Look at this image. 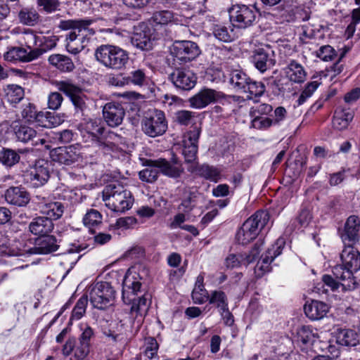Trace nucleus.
Instances as JSON below:
<instances>
[{
  "mask_svg": "<svg viewBox=\"0 0 360 360\" xmlns=\"http://www.w3.org/2000/svg\"><path fill=\"white\" fill-rule=\"evenodd\" d=\"M93 23L91 19H72L62 20L59 27L63 30H72L66 36V49L72 54L81 52L89 42L87 36L95 32L89 26Z\"/></svg>",
  "mask_w": 360,
  "mask_h": 360,
  "instance_id": "obj_1",
  "label": "nucleus"
},
{
  "mask_svg": "<svg viewBox=\"0 0 360 360\" xmlns=\"http://www.w3.org/2000/svg\"><path fill=\"white\" fill-rule=\"evenodd\" d=\"M342 265L333 269V274L339 279L344 289L354 288L353 274L360 269V252L352 245H346L340 255Z\"/></svg>",
  "mask_w": 360,
  "mask_h": 360,
  "instance_id": "obj_2",
  "label": "nucleus"
},
{
  "mask_svg": "<svg viewBox=\"0 0 360 360\" xmlns=\"http://www.w3.org/2000/svg\"><path fill=\"white\" fill-rule=\"evenodd\" d=\"M102 199L107 207L117 212L129 210L134 203L131 193L117 182L108 184L104 188Z\"/></svg>",
  "mask_w": 360,
  "mask_h": 360,
  "instance_id": "obj_3",
  "label": "nucleus"
},
{
  "mask_svg": "<svg viewBox=\"0 0 360 360\" xmlns=\"http://www.w3.org/2000/svg\"><path fill=\"white\" fill-rule=\"evenodd\" d=\"M269 220V215L266 211L259 210L256 212L245 221L238 231L236 233L238 242L242 245L250 243L257 238Z\"/></svg>",
  "mask_w": 360,
  "mask_h": 360,
  "instance_id": "obj_4",
  "label": "nucleus"
},
{
  "mask_svg": "<svg viewBox=\"0 0 360 360\" xmlns=\"http://www.w3.org/2000/svg\"><path fill=\"white\" fill-rule=\"evenodd\" d=\"M141 283L139 281H132L129 276H126L123 281L122 288V299L124 303L127 304H131V312L136 314H141L142 311H146L149 305V295H143L136 297L138 292H140Z\"/></svg>",
  "mask_w": 360,
  "mask_h": 360,
  "instance_id": "obj_5",
  "label": "nucleus"
},
{
  "mask_svg": "<svg viewBox=\"0 0 360 360\" xmlns=\"http://www.w3.org/2000/svg\"><path fill=\"white\" fill-rule=\"evenodd\" d=\"M96 60L106 68L120 70L127 63V53L122 49L112 45H101L95 52Z\"/></svg>",
  "mask_w": 360,
  "mask_h": 360,
  "instance_id": "obj_6",
  "label": "nucleus"
},
{
  "mask_svg": "<svg viewBox=\"0 0 360 360\" xmlns=\"http://www.w3.org/2000/svg\"><path fill=\"white\" fill-rule=\"evenodd\" d=\"M90 302L98 309L105 310L114 303L115 291L108 282H98L91 285Z\"/></svg>",
  "mask_w": 360,
  "mask_h": 360,
  "instance_id": "obj_7",
  "label": "nucleus"
},
{
  "mask_svg": "<svg viewBox=\"0 0 360 360\" xmlns=\"http://www.w3.org/2000/svg\"><path fill=\"white\" fill-rule=\"evenodd\" d=\"M229 14L234 27L244 29L254 24L257 19V11L252 6L235 4L229 9Z\"/></svg>",
  "mask_w": 360,
  "mask_h": 360,
  "instance_id": "obj_8",
  "label": "nucleus"
},
{
  "mask_svg": "<svg viewBox=\"0 0 360 360\" xmlns=\"http://www.w3.org/2000/svg\"><path fill=\"white\" fill-rule=\"evenodd\" d=\"M142 129L150 137L162 135L167 129L165 113L159 110H153L142 121Z\"/></svg>",
  "mask_w": 360,
  "mask_h": 360,
  "instance_id": "obj_9",
  "label": "nucleus"
},
{
  "mask_svg": "<svg viewBox=\"0 0 360 360\" xmlns=\"http://www.w3.org/2000/svg\"><path fill=\"white\" fill-rule=\"evenodd\" d=\"M170 52L175 60L186 63L195 60L200 54V49L193 41H176L173 43Z\"/></svg>",
  "mask_w": 360,
  "mask_h": 360,
  "instance_id": "obj_10",
  "label": "nucleus"
},
{
  "mask_svg": "<svg viewBox=\"0 0 360 360\" xmlns=\"http://www.w3.org/2000/svg\"><path fill=\"white\" fill-rule=\"evenodd\" d=\"M284 245V239L279 238L274 244L271 245V248H268L255 267V274L257 277H262L271 271V263L281 254Z\"/></svg>",
  "mask_w": 360,
  "mask_h": 360,
  "instance_id": "obj_11",
  "label": "nucleus"
},
{
  "mask_svg": "<svg viewBox=\"0 0 360 360\" xmlns=\"http://www.w3.org/2000/svg\"><path fill=\"white\" fill-rule=\"evenodd\" d=\"M50 155L53 161L66 165L77 162L82 159V148L79 145L56 148L51 151Z\"/></svg>",
  "mask_w": 360,
  "mask_h": 360,
  "instance_id": "obj_12",
  "label": "nucleus"
},
{
  "mask_svg": "<svg viewBox=\"0 0 360 360\" xmlns=\"http://www.w3.org/2000/svg\"><path fill=\"white\" fill-rule=\"evenodd\" d=\"M264 240L259 238L251 248L248 255H229L225 259V265L227 268L233 269L238 267L240 264L248 265L255 262L262 250Z\"/></svg>",
  "mask_w": 360,
  "mask_h": 360,
  "instance_id": "obj_13",
  "label": "nucleus"
},
{
  "mask_svg": "<svg viewBox=\"0 0 360 360\" xmlns=\"http://www.w3.org/2000/svg\"><path fill=\"white\" fill-rule=\"evenodd\" d=\"M56 86L60 91L70 98L77 110L83 111L86 108V96L80 87L69 81L58 82Z\"/></svg>",
  "mask_w": 360,
  "mask_h": 360,
  "instance_id": "obj_14",
  "label": "nucleus"
},
{
  "mask_svg": "<svg viewBox=\"0 0 360 360\" xmlns=\"http://www.w3.org/2000/svg\"><path fill=\"white\" fill-rule=\"evenodd\" d=\"M252 62L258 70L265 72L276 63L274 51L268 44L257 47L253 51Z\"/></svg>",
  "mask_w": 360,
  "mask_h": 360,
  "instance_id": "obj_15",
  "label": "nucleus"
},
{
  "mask_svg": "<svg viewBox=\"0 0 360 360\" xmlns=\"http://www.w3.org/2000/svg\"><path fill=\"white\" fill-rule=\"evenodd\" d=\"M200 134V129L193 128L186 133L183 139V155L187 163L191 164L197 158L198 143Z\"/></svg>",
  "mask_w": 360,
  "mask_h": 360,
  "instance_id": "obj_16",
  "label": "nucleus"
},
{
  "mask_svg": "<svg viewBox=\"0 0 360 360\" xmlns=\"http://www.w3.org/2000/svg\"><path fill=\"white\" fill-rule=\"evenodd\" d=\"M155 38L152 30L146 24H140L135 27L131 38V44L138 49L147 51L153 48Z\"/></svg>",
  "mask_w": 360,
  "mask_h": 360,
  "instance_id": "obj_17",
  "label": "nucleus"
},
{
  "mask_svg": "<svg viewBox=\"0 0 360 360\" xmlns=\"http://www.w3.org/2000/svg\"><path fill=\"white\" fill-rule=\"evenodd\" d=\"M50 163L44 160L36 161L27 176L34 187H39L47 182L50 176Z\"/></svg>",
  "mask_w": 360,
  "mask_h": 360,
  "instance_id": "obj_18",
  "label": "nucleus"
},
{
  "mask_svg": "<svg viewBox=\"0 0 360 360\" xmlns=\"http://www.w3.org/2000/svg\"><path fill=\"white\" fill-rule=\"evenodd\" d=\"M170 79L176 88L190 90L195 86L197 77L189 69L176 68L170 75Z\"/></svg>",
  "mask_w": 360,
  "mask_h": 360,
  "instance_id": "obj_19",
  "label": "nucleus"
},
{
  "mask_svg": "<svg viewBox=\"0 0 360 360\" xmlns=\"http://www.w3.org/2000/svg\"><path fill=\"white\" fill-rule=\"evenodd\" d=\"M20 116L25 122L36 123L41 127L49 126L47 115L42 111H38L36 106L30 102L22 105Z\"/></svg>",
  "mask_w": 360,
  "mask_h": 360,
  "instance_id": "obj_20",
  "label": "nucleus"
},
{
  "mask_svg": "<svg viewBox=\"0 0 360 360\" xmlns=\"http://www.w3.org/2000/svg\"><path fill=\"white\" fill-rule=\"evenodd\" d=\"M149 162L152 165L157 166L164 175L170 178H179L184 172V168L181 162L176 158H172L171 160L159 158Z\"/></svg>",
  "mask_w": 360,
  "mask_h": 360,
  "instance_id": "obj_21",
  "label": "nucleus"
},
{
  "mask_svg": "<svg viewBox=\"0 0 360 360\" xmlns=\"http://www.w3.org/2000/svg\"><path fill=\"white\" fill-rule=\"evenodd\" d=\"M125 112L118 103L110 102L103 108V115L106 123L111 127L120 125L123 121Z\"/></svg>",
  "mask_w": 360,
  "mask_h": 360,
  "instance_id": "obj_22",
  "label": "nucleus"
},
{
  "mask_svg": "<svg viewBox=\"0 0 360 360\" xmlns=\"http://www.w3.org/2000/svg\"><path fill=\"white\" fill-rule=\"evenodd\" d=\"M188 170L192 173H195L200 177L217 183L221 179V172L219 169L207 164L198 166L194 161L188 167Z\"/></svg>",
  "mask_w": 360,
  "mask_h": 360,
  "instance_id": "obj_23",
  "label": "nucleus"
},
{
  "mask_svg": "<svg viewBox=\"0 0 360 360\" xmlns=\"http://www.w3.org/2000/svg\"><path fill=\"white\" fill-rule=\"evenodd\" d=\"M4 196L8 203L18 207L27 205L30 200V193L21 186L10 187L6 191Z\"/></svg>",
  "mask_w": 360,
  "mask_h": 360,
  "instance_id": "obj_24",
  "label": "nucleus"
},
{
  "mask_svg": "<svg viewBox=\"0 0 360 360\" xmlns=\"http://www.w3.org/2000/svg\"><path fill=\"white\" fill-rule=\"evenodd\" d=\"M39 51H28L22 47H11L4 53V57L8 61L30 62L39 58Z\"/></svg>",
  "mask_w": 360,
  "mask_h": 360,
  "instance_id": "obj_25",
  "label": "nucleus"
},
{
  "mask_svg": "<svg viewBox=\"0 0 360 360\" xmlns=\"http://www.w3.org/2000/svg\"><path fill=\"white\" fill-rule=\"evenodd\" d=\"M360 219L357 216L349 217L345 222L344 231L341 235L342 241L354 243L359 240Z\"/></svg>",
  "mask_w": 360,
  "mask_h": 360,
  "instance_id": "obj_26",
  "label": "nucleus"
},
{
  "mask_svg": "<svg viewBox=\"0 0 360 360\" xmlns=\"http://www.w3.org/2000/svg\"><path fill=\"white\" fill-rule=\"evenodd\" d=\"M354 115V110L349 108L338 107L335 110L333 119V126L337 130L346 129L352 121Z\"/></svg>",
  "mask_w": 360,
  "mask_h": 360,
  "instance_id": "obj_27",
  "label": "nucleus"
},
{
  "mask_svg": "<svg viewBox=\"0 0 360 360\" xmlns=\"http://www.w3.org/2000/svg\"><path fill=\"white\" fill-rule=\"evenodd\" d=\"M58 245H57L56 239L53 236H49L48 234L44 236V237L40 239L37 245L30 248L28 250L20 251V252L24 255V252H26L30 255L32 254H49L53 252H55L58 250Z\"/></svg>",
  "mask_w": 360,
  "mask_h": 360,
  "instance_id": "obj_28",
  "label": "nucleus"
},
{
  "mask_svg": "<svg viewBox=\"0 0 360 360\" xmlns=\"http://www.w3.org/2000/svg\"><path fill=\"white\" fill-rule=\"evenodd\" d=\"M39 209L46 218L52 221L58 219L63 216L65 207L61 202L44 201L39 204Z\"/></svg>",
  "mask_w": 360,
  "mask_h": 360,
  "instance_id": "obj_29",
  "label": "nucleus"
},
{
  "mask_svg": "<svg viewBox=\"0 0 360 360\" xmlns=\"http://www.w3.org/2000/svg\"><path fill=\"white\" fill-rule=\"evenodd\" d=\"M217 93L210 89H204L189 98L190 105L196 109H201L215 101Z\"/></svg>",
  "mask_w": 360,
  "mask_h": 360,
  "instance_id": "obj_30",
  "label": "nucleus"
},
{
  "mask_svg": "<svg viewBox=\"0 0 360 360\" xmlns=\"http://www.w3.org/2000/svg\"><path fill=\"white\" fill-rule=\"evenodd\" d=\"M304 310L306 316L311 320H319L327 314L329 307L323 302L312 300L304 304Z\"/></svg>",
  "mask_w": 360,
  "mask_h": 360,
  "instance_id": "obj_31",
  "label": "nucleus"
},
{
  "mask_svg": "<svg viewBox=\"0 0 360 360\" xmlns=\"http://www.w3.org/2000/svg\"><path fill=\"white\" fill-rule=\"evenodd\" d=\"M53 229L51 220L45 217H38L34 219L29 225L30 231L36 236H44Z\"/></svg>",
  "mask_w": 360,
  "mask_h": 360,
  "instance_id": "obj_32",
  "label": "nucleus"
},
{
  "mask_svg": "<svg viewBox=\"0 0 360 360\" xmlns=\"http://www.w3.org/2000/svg\"><path fill=\"white\" fill-rule=\"evenodd\" d=\"M287 78L293 83H302L307 77V72L304 68L297 62L292 60L285 68Z\"/></svg>",
  "mask_w": 360,
  "mask_h": 360,
  "instance_id": "obj_33",
  "label": "nucleus"
},
{
  "mask_svg": "<svg viewBox=\"0 0 360 360\" xmlns=\"http://www.w3.org/2000/svg\"><path fill=\"white\" fill-rule=\"evenodd\" d=\"M336 342L342 346H355L358 334L352 329L338 328L334 331Z\"/></svg>",
  "mask_w": 360,
  "mask_h": 360,
  "instance_id": "obj_34",
  "label": "nucleus"
},
{
  "mask_svg": "<svg viewBox=\"0 0 360 360\" xmlns=\"http://www.w3.org/2000/svg\"><path fill=\"white\" fill-rule=\"evenodd\" d=\"M49 63L61 72H69L75 69L72 59L62 54H52L48 59Z\"/></svg>",
  "mask_w": 360,
  "mask_h": 360,
  "instance_id": "obj_35",
  "label": "nucleus"
},
{
  "mask_svg": "<svg viewBox=\"0 0 360 360\" xmlns=\"http://www.w3.org/2000/svg\"><path fill=\"white\" fill-rule=\"evenodd\" d=\"M21 44L26 46L25 49L28 51H32L37 49L39 45L42 44V37L37 35L31 30H27L22 33L20 37Z\"/></svg>",
  "mask_w": 360,
  "mask_h": 360,
  "instance_id": "obj_36",
  "label": "nucleus"
},
{
  "mask_svg": "<svg viewBox=\"0 0 360 360\" xmlns=\"http://www.w3.org/2000/svg\"><path fill=\"white\" fill-rule=\"evenodd\" d=\"M204 277L199 275L197 277L195 287L192 292V299L195 304H202L208 300L209 295L203 284Z\"/></svg>",
  "mask_w": 360,
  "mask_h": 360,
  "instance_id": "obj_37",
  "label": "nucleus"
},
{
  "mask_svg": "<svg viewBox=\"0 0 360 360\" xmlns=\"http://www.w3.org/2000/svg\"><path fill=\"white\" fill-rule=\"evenodd\" d=\"M5 99L11 104L18 103L25 96L24 89L16 84L6 86L4 89Z\"/></svg>",
  "mask_w": 360,
  "mask_h": 360,
  "instance_id": "obj_38",
  "label": "nucleus"
},
{
  "mask_svg": "<svg viewBox=\"0 0 360 360\" xmlns=\"http://www.w3.org/2000/svg\"><path fill=\"white\" fill-rule=\"evenodd\" d=\"M250 77L241 70H234L229 74V83L237 91H243L247 87Z\"/></svg>",
  "mask_w": 360,
  "mask_h": 360,
  "instance_id": "obj_39",
  "label": "nucleus"
},
{
  "mask_svg": "<svg viewBox=\"0 0 360 360\" xmlns=\"http://www.w3.org/2000/svg\"><path fill=\"white\" fill-rule=\"evenodd\" d=\"M297 342L303 345H311L319 338L316 330L314 332L313 328L309 326H303L297 331Z\"/></svg>",
  "mask_w": 360,
  "mask_h": 360,
  "instance_id": "obj_40",
  "label": "nucleus"
},
{
  "mask_svg": "<svg viewBox=\"0 0 360 360\" xmlns=\"http://www.w3.org/2000/svg\"><path fill=\"white\" fill-rule=\"evenodd\" d=\"M155 160H146L143 165L147 167L139 172V176L141 180L148 183H153L155 181L158 177L159 172L158 167L155 165H152L149 162L154 161Z\"/></svg>",
  "mask_w": 360,
  "mask_h": 360,
  "instance_id": "obj_41",
  "label": "nucleus"
},
{
  "mask_svg": "<svg viewBox=\"0 0 360 360\" xmlns=\"http://www.w3.org/2000/svg\"><path fill=\"white\" fill-rule=\"evenodd\" d=\"M18 17L22 24L33 26L38 22L39 15L33 8H24L19 12Z\"/></svg>",
  "mask_w": 360,
  "mask_h": 360,
  "instance_id": "obj_42",
  "label": "nucleus"
},
{
  "mask_svg": "<svg viewBox=\"0 0 360 360\" xmlns=\"http://www.w3.org/2000/svg\"><path fill=\"white\" fill-rule=\"evenodd\" d=\"M208 300L210 304H214L219 309V311L226 310V307H229L226 295L221 290L212 291Z\"/></svg>",
  "mask_w": 360,
  "mask_h": 360,
  "instance_id": "obj_43",
  "label": "nucleus"
},
{
  "mask_svg": "<svg viewBox=\"0 0 360 360\" xmlns=\"http://www.w3.org/2000/svg\"><path fill=\"white\" fill-rule=\"evenodd\" d=\"M324 29V26L318 23H308L302 27V34L309 39L323 37Z\"/></svg>",
  "mask_w": 360,
  "mask_h": 360,
  "instance_id": "obj_44",
  "label": "nucleus"
},
{
  "mask_svg": "<svg viewBox=\"0 0 360 360\" xmlns=\"http://www.w3.org/2000/svg\"><path fill=\"white\" fill-rule=\"evenodd\" d=\"M265 91V86L262 82L252 80L250 78L247 84V87L243 92L248 94L247 97L249 99L261 96Z\"/></svg>",
  "mask_w": 360,
  "mask_h": 360,
  "instance_id": "obj_45",
  "label": "nucleus"
},
{
  "mask_svg": "<svg viewBox=\"0 0 360 360\" xmlns=\"http://www.w3.org/2000/svg\"><path fill=\"white\" fill-rule=\"evenodd\" d=\"M15 134L17 139L24 143L33 140L38 135L35 129L26 125H21L15 129Z\"/></svg>",
  "mask_w": 360,
  "mask_h": 360,
  "instance_id": "obj_46",
  "label": "nucleus"
},
{
  "mask_svg": "<svg viewBox=\"0 0 360 360\" xmlns=\"http://www.w3.org/2000/svg\"><path fill=\"white\" fill-rule=\"evenodd\" d=\"M213 34L218 40L224 42H230L235 38L233 30L229 31L226 27L219 25L213 27Z\"/></svg>",
  "mask_w": 360,
  "mask_h": 360,
  "instance_id": "obj_47",
  "label": "nucleus"
},
{
  "mask_svg": "<svg viewBox=\"0 0 360 360\" xmlns=\"http://www.w3.org/2000/svg\"><path fill=\"white\" fill-rule=\"evenodd\" d=\"M83 223L86 226L91 229L102 223V215L98 210L91 209L84 216Z\"/></svg>",
  "mask_w": 360,
  "mask_h": 360,
  "instance_id": "obj_48",
  "label": "nucleus"
},
{
  "mask_svg": "<svg viewBox=\"0 0 360 360\" xmlns=\"http://www.w3.org/2000/svg\"><path fill=\"white\" fill-rule=\"evenodd\" d=\"M19 160V154L13 150L4 149L0 152V162L6 166L11 167L18 163Z\"/></svg>",
  "mask_w": 360,
  "mask_h": 360,
  "instance_id": "obj_49",
  "label": "nucleus"
},
{
  "mask_svg": "<svg viewBox=\"0 0 360 360\" xmlns=\"http://www.w3.org/2000/svg\"><path fill=\"white\" fill-rule=\"evenodd\" d=\"M319 85L320 83L317 81H313L307 83L296 101L297 105L304 104L306 101L313 95Z\"/></svg>",
  "mask_w": 360,
  "mask_h": 360,
  "instance_id": "obj_50",
  "label": "nucleus"
},
{
  "mask_svg": "<svg viewBox=\"0 0 360 360\" xmlns=\"http://www.w3.org/2000/svg\"><path fill=\"white\" fill-rule=\"evenodd\" d=\"M88 304L86 296H82L72 309L70 320H79L85 314Z\"/></svg>",
  "mask_w": 360,
  "mask_h": 360,
  "instance_id": "obj_51",
  "label": "nucleus"
},
{
  "mask_svg": "<svg viewBox=\"0 0 360 360\" xmlns=\"http://www.w3.org/2000/svg\"><path fill=\"white\" fill-rule=\"evenodd\" d=\"M152 19L154 22L159 25H167L175 21L173 13L167 10L155 12Z\"/></svg>",
  "mask_w": 360,
  "mask_h": 360,
  "instance_id": "obj_52",
  "label": "nucleus"
},
{
  "mask_svg": "<svg viewBox=\"0 0 360 360\" xmlns=\"http://www.w3.org/2000/svg\"><path fill=\"white\" fill-rule=\"evenodd\" d=\"M122 143V137L117 134L109 131L106 136L105 141L101 143L103 148H109L111 150H116L120 143Z\"/></svg>",
  "mask_w": 360,
  "mask_h": 360,
  "instance_id": "obj_53",
  "label": "nucleus"
},
{
  "mask_svg": "<svg viewBox=\"0 0 360 360\" xmlns=\"http://www.w3.org/2000/svg\"><path fill=\"white\" fill-rule=\"evenodd\" d=\"M337 56L335 50L330 45L321 46L316 51V56L323 61H331Z\"/></svg>",
  "mask_w": 360,
  "mask_h": 360,
  "instance_id": "obj_54",
  "label": "nucleus"
},
{
  "mask_svg": "<svg viewBox=\"0 0 360 360\" xmlns=\"http://www.w3.org/2000/svg\"><path fill=\"white\" fill-rule=\"evenodd\" d=\"M253 119L251 122V126L257 129L264 130L274 125V120L267 117L259 115H252Z\"/></svg>",
  "mask_w": 360,
  "mask_h": 360,
  "instance_id": "obj_55",
  "label": "nucleus"
},
{
  "mask_svg": "<svg viewBox=\"0 0 360 360\" xmlns=\"http://www.w3.org/2000/svg\"><path fill=\"white\" fill-rule=\"evenodd\" d=\"M84 129L88 134L95 137L101 135L104 131V128L100 124V121L96 120L87 121L84 124Z\"/></svg>",
  "mask_w": 360,
  "mask_h": 360,
  "instance_id": "obj_56",
  "label": "nucleus"
},
{
  "mask_svg": "<svg viewBox=\"0 0 360 360\" xmlns=\"http://www.w3.org/2000/svg\"><path fill=\"white\" fill-rule=\"evenodd\" d=\"M195 113L193 112L182 110H179L175 113L176 120L181 125L188 126L191 124Z\"/></svg>",
  "mask_w": 360,
  "mask_h": 360,
  "instance_id": "obj_57",
  "label": "nucleus"
},
{
  "mask_svg": "<svg viewBox=\"0 0 360 360\" xmlns=\"http://www.w3.org/2000/svg\"><path fill=\"white\" fill-rule=\"evenodd\" d=\"M145 354L149 359H152L158 352V344L157 340L152 337L146 338L145 340Z\"/></svg>",
  "mask_w": 360,
  "mask_h": 360,
  "instance_id": "obj_58",
  "label": "nucleus"
},
{
  "mask_svg": "<svg viewBox=\"0 0 360 360\" xmlns=\"http://www.w3.org/2000/svg\"><path fill=\"white\" fill-rule=\"evenodd\" d=\"M63 101V97L59 92H51L48 96V108L56 110L61 106Z\"/></svg>",
  "mask_w": 360,
  "mask_h": 360,
  "instance_id": "obj_59",
  "label": "nucleus"
},
{
  "mask_svg": "<svg viewBox=\"0 0 360 360\" xmlns=\"http://www.w3.org/2000/svg\"><path fill=\"white\" fill-rule=\"evenodd\" d=\"M137 223V219L134 217H120L116 220L114 227L116 229H128L132 228Z\"/></svg>",
  "mask_w": 360,
  "mask_h": 360,
  "instance_id": "obj_60",
  "label": "nucleus"
},
{
  "mask_svg": "<svg viewBox=\"0 0 360 360\" xmlns=\"http://www.w3.org/2000/svg\"><path fill=\"white\" fill-rule=\"evenodd\" d=\"M197 196L194 193H190L186 198H185L181 205H179V210L184 212H189L191 211L196 205Z\"/></svg>",
  "mask_w": 360,
  "mask_h": 360,
  "instance_id": "obj_61",
  "label": "nucleus"
},
{
  "mask_svg": "<svg viewBox=\"0 0 360 360\" xmlns=\"http://www.w3.org/2000/svg\"><path fill=\"white\" fill-rule=\"evenodd\" d=\"M41 37L43 39L42 44L39 45V47L36 49L39 51V57L56 46V39L55 37H46L44 36H41Z\"/></svg>",
  "mask_w": 360,
  "mask_h": 360,
  "instance_id": "obj_62",
  "label": "nucleus"
},
{
  "mask_svg": "<svg viewBox=\"0 0 360 360\" xmlns=\"http://www.w3.org/2000/svg\"><path fill=\"white\" fill-rule=\"evenodd\" d=\"M39 6L42 7L47 13L54 12L60 6L58 0H37Z\"/></svg>",
  "mask_w": 360,
  "mask_h": 360,
  "instance_id": "obj_63",
  "label": "nucleus"
},
{
  "mask_svg": "<svg viewBox=\"0 0 360 360\" xmlns=\"http://www.w3.org/2000/svg\"><path fill=\"white\" fill-rule=\"evenodd\" d=\"M128 79L134 84L142 86L146 80V74L142 70H134L130 73Z\"/></svg>",
  "mask_w": 360,
  "mask_h": 360,
  "instance_id": "obj_64",
  "label": "nucleus"
}]
</instances>
